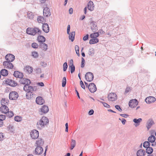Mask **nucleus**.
Segmentation results:
<instances>
[{
    "mask_svg": "<svg viewBox=\"0 0 156 156\" xmlns=\"http://www.w3.org/2000/svg\"><path fill=\"white\" fill-rule=\"evenodd\" d=\"M33 94L32 92H27L26 94V98L28 99H30L33 98Z\"/></svg>",
    "mask_w": 156,
    "mask_h": 156,
    "instance_id": "c756f323",
    "label": "nucleus"
},
{
    "mask_svg": "<svg viewBox=\"0 0 156 156\" xmlns=\"http://www.w3.org/2000/svg\"><path fill=\"white\" fill-rule=\"evenodd\" d=\"M20 82L21 84L25 85L30 84L31 83L30 80L25 78H21L20 80Z\"/></svg>",
    "mask_w": 156,
    "mask_h": 156,
    "instance_id": "2eb2a0df",
    "label": "nucleus"
},
{
    "mask_svg": "<svg viewBox=\"0 0 156 156\" xmlns=\"http://www.w3.org/2000/svg\"><path fill=\"white\" fill-rule=\"evenodd\" d=\"M24 71L26 73H30L33 70V68L29 66H26L24 68Z\"/></svg>",
    "mask_w": 156,
    "mask_h": 156,
    "instance_id": "412c9836",
    "label": "nucleus"
},
{
    "mask_svg": "<svg viewBox=\"0 0 156 156\" xmlns=\"http://www.w3.org/2000/svg\"><path fill=\"white\" fill-rule=\"evenodd\" d=\"M49 111L48 107L47 106L44 105L40 108L39 114L42 115L47 113Z\"/></svg>",
    "mask_w": 156,
    "mask_h": 156,
    "instance_id": "423d86ee",
    "label": "nucleus"
},
{
    "mask_svg": "<svg viewBox=\"0 0 156 156\" xmlns=\"http://www.w3.org/2000/svg\"><path fill=\"white\" fill-rule=\"evenodd\" d=\"M44 144V141L41 138L38 139L35 143V146L37 147H41Z\"/></svg>",
    "mask_w": 156,
    "mask_h": 156,
    "instance_id": "5701e85b",
    "label": "nucleus"
},
{
    "mask_svg": "<svg viewBox=\"0 0 156 156\" xmlns=\"http://www.w3.org/2000/svg\"><path fill=\"white\" fill-rule=\"evenodd\" d=\"M66 77H64L63 78L62 80V86L64 87L66 86Z\"/></svg>",
    "mask_w": 156,
    "mask_h": 156,
    "instance_id": "c03bdc74",
    "label": "nucleus"
},
{
    "mask_svg": "<svg viewBox=\"0 0 156 156\" xmlns=\"http://www.w3.org/2000/svg\"><path fill=\"white\" fill-rule=\"evenodd\" d=\"M9 130H12V131H14V128L13 126L10 125L9 126Z\"/></svg>",
    "mask_w": 156,
    "mask_h": 156,
    "instance_id": "13d9d810",
    "label": "nucleus"
},
{
    "mask_svg": "<svg viewBox=\"0 0 156 156\" xmlns=\"http://www.w3.org/2000/svg\"><path fill=\"white\" fill-rule=\"evenodd\" d=\"M38 85L40 86L43 87L44 86V83L42 82H40L38 83Z\"/></svg>",
    "mask_w": 156,
    "mask_h": 156,
    "instance_id": "774afa93",
    "label": "nucleus"
},
{
    "mask_svg": "<svg viewBox=\"0 0 156 156\" xmlns=\"http://www.w3.org/2000/svg\"><path fill=\"white\" fill-rule=\"evenodd\" d=\"M94 111L93 110H91L89 112L88 114H89V115H93L94 113Z\"/></svg>",
    "mask_w": 156,
    "mask_h": 156,
    "instance_id": "052dcab7",
    "label": "nucleus"
},
{
    "mask_svg": "<svg viewBox=\"0 0 156 156\" xmlns=\"http://www.w3.org/2000/svg\"><path fill=\"white\" fill-rule=\"evenodd\" d=\"M142 120V119L139 118L138 119H135L133 120V121L135 123L139 124Z\"/></svg>",
    "mask_w": 156,
    "mask_h": 156,
    "instance_id": "a18cd8bd",
    "label": "nucleus"
},
{
    "mask_svg": "<svg viewBox=\"0 0 156 156\" xmlns=\"http://www.w3.org/2000/svg\"><path fill=\"white\" fill-rule=\"evenodd\" d=\"M6 82L7 84L12 87H15L17 85V83L15 81L11 80L8 79Z\"/></svg>",
    "mask_w": 156,
    "mask_h": 156,
    "instance_id": "6ab92c4d",
    "label": "nucleus"
},
{
    "mask_svg": "<svg viewBox=\"0 0 156 156\" xmlns=\"http://www.w3.org/2000/svg\"><path fill=\"white\" fill-rule=\"evenodd\" d=\"M40 47L42 50L44 51H46L48 48V46L47 44L45 43H42L40 45Z\"/></svg>",
    "mask_w": 156,
    "mask_h": 156,
    "instance_id": "e433bc0d",
    "label": "nucleus"
},
{
    "mask_svg": "<svg viewBox=\"0 0 156 156\" xmlns=\"http://www.w3.org/2000/svg\"><path fill=\"white\" fill-rule=\"evenodd\" d=\"M76 144V141L73 139L72 140L71 143V150H72L75 147Z\"/></svg>",
    "mask_w": 156,
    "mask_h": 156,
    "instance_id": "58836bf2",
    "label": "nucleus"
},
{
    "mask_svg": "<svg viewBox=\"0 0 156 156\" xmlns=\"http://www.w3.org/2000/svg\"><path fill=\"white\" fill-rule=\"evenodd\" d=\"M79 47L78 45H76L75 46V50L76 51H79Z\"/></svg>",
    "mask_w": 156,
    "mask_h": 156,
    "instance_id": "e2e57ef3",
    "label": "nucleus"
},
{
    "mask_svg": "<svg viewBox=\"0 0 156 156\" xmlns=\"http://www.w3.org/2000/svg\"><path fill=\"white\" fill-rule=\"evenodd\" d=\"M9 101L7 98H2L1 101V103L2 105H7L8 104Z\"/></svg>",
    "mask_w": 156,
    "mask_h": 156,
    "instance_id": "bb28decb",
    "label": "nucleus"
},
{
    "mask_svg": "<svg viewBox=\"0 0 156 156\" xmlns=\"http://www.w3.org/2000/svg\"><path fill=\"white\" fill-rule=\"evenodd\" d=\"M4 138V136L2 133H0V141L2 140Z\"/></svg>",
    "mask_w": 156,
    "mask_h": 156,
    "instance_id": "6e6d98bb",
    "label": "nucleus"
},
{
    "mask_svg": "<svg viewBox=\"0 0 156 156\" xmlns=\"http://www.w3.org/2000/svg\"><path fill=\"white\" fill-rule=\"evenodd\" d=\"M43 152V149L41 147H37L35 150V154H36L39 155Z\"/></svg>",
    "mask_w": 156,
    "mask_h": 156,
    "instance_id": "dca6fc26",
    "label": "nucleus"
},
{
    "mask_svg": "<svg viewBox=\"0 0 156 156\" xmlns=\"http://www.w3.org/2000/svg\"><path fill=\"white\" fill-rule=\"evenodd\" d=\"M99 36V34L98 32L92 33L90 35V37L91 38H97Z\"/></svg>",
    "mask_w": 156,
    "mask_h": 156,
    "instance_id": "473e14b6",
    "label": "nucleus"
},
{
    "mask_svg": "<svg viewBox=\"0 0 156 156\" xmlns=\"http://www.w3.org/2000/svg\"><path fill=\"white\" fill-rule=\"evenodd\" d=\"M18 94L16 91H12L11 92L9 95V98L11 100H16L18 97Z\"/></svg>",
    "mask_w": 156,
    "mask_h": 156,
    "instance_id": "20e7f679",
    "label": "nucleus"
},
{
    "mask_svg": "<svg viewBox=\"0 0 156 156\" xmlns=\"http://www.w3.org/2000/svg\"><path fill=\"white\" fill-rule=\"evenodd\" d=\"M1 75L3 76H6L8 74V71L5 69H2L0 71Z\"/></svg>",
    "mask_w": 156,
    "mask_h": 156,
    "instance_id": "2f4dec72",
    "label": "nucleus"
},
{
    "mask_svg": "<svg viewBox=\"0 0 156 156\" xmlns=\"http://www.w3.org/2000/svg\"><path fill=\"white\" fill-rule=\"evenodd\" d=\"M153 151V149L152 147H149L147 148L146 149V152L148 154H151Z\"/></svg>",
    "mask_w": 156,
    "mask_h": 156,
    "instance_id": "4c0bfd02",
    "label": "nucleus"
},
{
    "mask_svg": "<svg viewBox=\"0 0 156 156\" xmlns=\"http://www.w3.org/2000/svg\"><path fill=\"white\" fill-rule=\"evenodd\" d=\"M88 38V35L87 34L86 36H84L83 38V40L84 41L87 40Z\"/></svg>",
    "mask_w": 156,
    "mask_h": 156,
    "instance_id": "bf43d9fd",
    "label": "nucleus"
},
{
    "mask_svg": "<svg viewBox=\"0 0 156 156\" xmlns=\"http://www.w3.org/2000/svg\"><path fill=\"white\" fill-rule=\"evenodd\" d=\"M80 84L81 86V87L83 89H85V87L84 85L83 84V81L82 80H81L80 81Z\"/></svg>",
    "mask_w": 156,
    "mask_h": 156,
    "instance_id": "864d4df0",
    "label": "nucleus"
},
{
    "mask_svg": "<svg viewBox=\"0 0 156 156\" xmlns=\"http://www.w3.org/2000/svg\"><path fill=\"white\" fill-rule=\"evenodd\" d=\"M94 5L92 1H90L87 4V7L89 10L91 11H93L94 9Z\"/></svg>",
    "mask_w": 156,
    "mask_h": 156,
    "instance_id": "f3484780",
    "label": "nucleus"
},
{
    "mask_svg": "<svg viewBox=\"0 0 156 156\" xmlns=\"http://www.w3.org/2000/svg\"><path fill=\"white\" fill-rule=\"evenodd\" d=\"M108 98L109 101H116L117 98L116 94L114 93H109L108 95Z\"/></svg>",
    "mask_w": 156,
    "mask_h": 156,
    "instance_id": "7ed1b4c3",
    "label": "nucleus"
},
{
    "mask_svg": "<svg viewBox=\"0 0 156 156\" xmlns=\"http://www.w3.org/2000/svg\"><path fill=\"white\" fill-rule=\"evenodd\" d=\"M146 154V152L144 150L140 149L136 153L137 156H144Z\"/></svg>",
    "mask_w": 156,
    "mask_h": 156,
    "instance_id": "a878e982",
    "label": "nucleus"
},
{
    "mask_svg": "<svg viewBox=\"0 0 156 156\" xmlns=\"http://www.w3.org/2000/svg\"><path fill=\"white\" fill-rule=\"evenodd\" d=\"M9 61H5L3 62V65L4 68L7 69H12L13 68V65Z\"/></svg>",
    "mask_w": 156,
    "mask_h": 156,
    "instance_id": "0eeeda50",
    "label": "nucleus"
},
{
    "mask_svg": "<svg viewBox=\"0 0 156 156\" xmlns=\"http://www.w3.org/2000/svg\"><path fill=\"white\" fill-rule=\"evenodd\" d=\"M156 139V138L154 136L151 135L148 138V140L151 143H153L154 142Z\"/></svg>",
    "mask_w": 156,
    "mask_h": 156,
    "instance_id": "c9c22d12",
    "label": "nucleus"
},
{
    "mask_svg": "<svg viewBox=\"0 0 156 156\" xmlns=\"http://www.w3.org/2000/svg\"><path fill=\"white\" fill-rule=\"evenodd\" d=\"M74 65L73 64V59H71L70 61L69 66Z\"/></svg>",
    "mask_w": 156,
    "mask_h": 156,
    "instance_id": "338daca9",
    "label": "nucleus"
},
{
    "mask_svg": "<svg viewBox=\"0 0 156 156\" xmlns=\"http://www.w3.org/2000/svg\"><path fill=\"white\" fill-rule=\"evenodd\" d=\"M32 46L34 48H37L38 47V45L36 43H33L32 44Z\"/></svg>",
    "mask_w": 156,
    "mask_h": 156,
    "instance_id": "3c124183",
    "label": "nucleus"
},
{
    "mask_svg": "<svg viewBox=\"0 0 156 156\" xmlns=\"http://www.w3.org/2000/svg\"><path fill=\"white\" fill-rule=\"evenodd\" d=\"M88 88L90 91L91 93L94 92L97 90L96 85L93 83H90L89 84Z\"/></svg>",
    "mask_w": 156,
    "mask_h": 156,
    "instance_id": "9d476101",
    "label": "nucleus"
},
{
    "mask_svg": "<svg viewBox=\"0 0 156 156\" xmlns=\"http://www.w3.org/2000/svg\"><path fill=\"white\" fill-rule=\"evenodd\" d=\"M26 32L28 34L34 36L36 34H40L41 31L39 28L37 27H29L27 29Z\"/></svg>",
    "mask_w": 156,
    "mask_h": 156,
    "instance_id": "f03ea898",
    "label": "nucleus"
},
{
    "mask_svg": "<svg viewBox=\"0 0 156 156\" xmlns=\"http://www.w3.org/2000/svg\"><path fill=\"white\" fill-rule=\"evenodd\" d=\"M36 102L37 104L42 105L44 103V100L42 97L38 96L36 98Z\"/></svg>",
    "mask_w": 156,
    "mask_h": 156,
    "instance_id": "4468645a",
    "label": "nucleus"
},
{
    "mask_svg": "<svg viewBox=\"0 0 156 156\" xmlns=\"http://www.w3.org/2000/svg\"><path fill=\"white\" fill-rule=\"evenodd\" d=\"M69 34V38L72 41H73L74 39L75 36V32L74 31L72 32L71 33L68 34Z\"/></svg>",
    "mask_w": 156,
    "mask_h": 156,
    "instance_id": "cd10ccee",
    "label": "nucleus"
},
{
    "mask_svg": "<svg viewBox=\"0 0 156 156\" xmlns=\"http://www.w3.org/2000/svg\"><path fill=\"white\" fill-rule=\"evenodd\" d=\"M14 120L17 122H21L22 120V118L20 116H16L14 117Z\"/></svg>",
    "mask_w": 156,
    "mask_h": 156,
    "instance_id": "ea45409f",
    "label": "nucleus"
},
{
    "mask_svg": "<svg viewBox=\"0 0 156 156\" xmlns=\"http://www.w3.org/2000/svg\"><path fill=\"white\" fill-rule=\"evenodd\" d=\"M8 113V116L9 118H11L14 115L13 112L12 111H9L7 112Z\"/></svg>",
    "mask_w": 156,
    "mask_h": 156,
    "instance_id": "49530a36",
    "label": "nucleus"
},
{
    "mask_svg": "<svg viewBox=\"0 0 156 156\" xmlns=\"http://www.w3.org/2000/svg\"><path fill=\"white\" fill-rule=\"evenodd\" d=\"M41 69H40L38 68L36 69V73H41Z\"/></svg>",
    "mask_w": 156,
    "mask_h": 156,
    "instance_id": "0e129e2a",
    "label": "nucleus"
},
{
    "mask_svg": "<svg viewBox=\"0 0 156 156\" xmlns=\"http://www.w3.org/2000/svg\"><path fill=\"white\" fill-rule=\"evenodd\" d=\"M9 109L6 105H2L0 108V111L2 113L6 114L9 112Z\"/></svg>",
    "mask_w": 156,
    "mask_h": 156,
    "instance_id": "a211bd4d",
    "label": "nucleus"
},
{
    "mask_svg": "<svg viewBox=\"0 0 156 156\" xmlns=\"http://www.w3.org/2000/svg\"><path fill=\"white\" fill-rule=\"evenodd\" d=\"M27 15L28 17L30 19H33L34 18V15L31 12H28Z\"/></svg>",
    "mask_w": 156,
    "mask_h": 156,
    "instance_id": "79ce46f5",
    "label": "nucleus"
},
{
    "mask_svg": "<svg viewBox=\"0 0 156 156\" xmlns=\"http://www.w3.org/2000/svg\"><path fill=\"white\" fill-rule=\"evenodd\" d=\"M13 75L16 77L20 78H22L23 76V74L22 73L18 71H16L14 72Z\"/></svg>",
    "mask_w": 156,
    "mask_h": 156,
    "instance_id": "b1692460",
    "label": "nucleus"
},
{
    "mask_svg": "<svg viewBox=\"0 0 156 156\" xmlns=\"http://www.w3.org/2000/svg\"><path fill=\"white\" fill-rule=\"evenodd\" d=\"M90 28L92 31H96L98 30V28L95 22L92 21L90 23Z\"/></svg>",
    "mask_w": 156,
    "mask_h": 156,
    "instance_id": "aec40b11",
    "label": "nucleus"
},
{
    "mask_svg": "<svg viewBox=\"0 0 156 156\" xmlns=\"http://www.w3.org/2000/svg\"><path fill=\"white\" fill-rule=\"evenodd\" d=\"M0 119L2 120V121L4 120L5 119V116L3 115H0Z\"/></svg>",
    "mask_w": 156,
    "mask_h": 156,
    "instance_id": "5fc2aeb1",
    "label": "nucleus"
},
{
    "mask_svg": "<svg viewBox=\"0 0 156 156\" xmlns=\"http://www.w3.org/2000/svg\"><path fill=\"white\" fill-rule=\"evenodd\" d=\"M37 21L39 23H43L45 22L44 18L41 16H38L37 18Z\"/></svg>",
    "mask_w": 156,
    "mask_h": 156,
    "instance_id": "72a5a7b5",
    "label": "nucleus"
},
{
    "mask_svg": "<svg viewBox=\"0 0 156 156\" xmlns=\"http://www.w3.org/2000/svg\"><path fill=\"white\" fill-rule=\"evenodd\" d=\"M85 78L87 81L88 82H91L93 80L94 75L92 73L89 72L85 74Z\"/></svg>",
    "mask_w": 156,
    "mask_h": 156,
    "instance_id": "6e6552de",
    "label": "nucleus"
},
{
    "mask_svg": "<svg viewBox=\"0 0 156 156\" xmlns=\"http://www.w3.org/2000/svg\"><path fill=\"white\" fill-rule=\"evenodd\" d=\"M138 104V101L136 99H133L130 100L129 103V106L131 108H133L135 107Z\"/></svg>",
    "mask_w": 156,
    "mask_h": 156,
    "instance_id": "1a4fd4ad",
    "label": "nucleus"
},
{
    "mask_svg": "<svg viewBox=\"0 0 156 156\" xmlns=\"http://www.w3.org/2000/svg\"><path fill=\"white\" fill-rule=\"evenodd\" d=\"M37 40L39 42H44L45 41V38L43 36L40 35L37 37Z\"/></svg>",
    "mask_w": 156,
    "mask_h": 156,
    "instance_id": "c85d7f7f",
    "label": "nucleus"
},
{
    "mask_svg": "<svg viewBox=\"0 0 156 156\" xmlns=\"http://www.w3.org/2000/svg\"><path fill=\"white\" fill-rule=\"evenodd\" d=\"M154 124V123L153 120H149L147 122V128L148 130Z\"/></svg>",
    "mask_w": 156,
    "mask_h": 156,
    "instance_id": "f704fd0d",
    "label": "nucleus"
},
{
    "mask_svg": "<svg viewBox=\"0 0 156 156\" xmlns=\"http://www.w3.org/2000/svg\"><path fill=\"white\" fill-rule=\"evenodd\" d=\"M99 42L98 38H92L89 41V44H90L98 43Z\"/></svg>",
    "mask_w": 156,
    "mask_h": 156,
    "instance_id": "7c9ffc66",
    "label": "nucleus"
},
{
    "mask_svg": "<svg viewBox=\"0 0 156 156\" xmlns=\"http://www.w3.org/2000/svg\"><path fill=\"white\" fill-rule=\"evenodd\" d=\"M156 98L152 96H149L147 97L145 99V101L147 104H151L154 102L156 101Z\"/></svg>",
    "mask_w": 156,
    "mask_h": 156,
    "instance_id": "9b49d317",
    "label": "nucleus"
},
{
    "mask_svg": "<svg viewBox=\"0 0 156 156\" xmlns=\"http://www.w3.org/2000/svg\"><path fill=\"white\" fill-rule=\"evenodd\" d=\"M5 58L7 61L12 62L14 60L15 56L13 55L9 54L5 56Z\"/></svg>",
    "mask_w": 156,
    "mask_h": 156,
    "instance_id": "ddd939ff",
    "label": "nucleus"
},
{
    "mask_svg": "<svg viewBox=\"0 0 156 156\" xmlns=\"http://www.w3.org/2000/svg\"><path fill=\"white\" fill-rule=\"evenodd\" d=\"M149 142L148 141H145L144 143L143 146V147L146 148L149 147L150 146V144Z\"/></svg>",
    "mask_w": 156,
    "mask_h": 156,
    "instance_id": "a19ab883",
    "label": "nucleus"
},
{
    "mask_svg": "<svg viewBox=\"0 0 156 156\" xmlns=\"http://www.w3.org/2000/svg\"><path fill=\"white\" fill-rule=\"evenodd\" d=\"M70 26L69 25H68L67 27V33L68 34H69V33L70 31Z\"/></svg>",
    "mask_w": 156,
    "mask_h": 156,
    "instance_id": "680f3d73",
    "label": "nucleus"
},
{
    "mask_svg": "<svg viewBox=\"0 0 156 156\" xmlns=\"http://www.w3.org/2000/svg\"><path fill=\"white\" fill-rule=\"evenodd\" d=\"M43 14L44 16L48 17L50 15V9L48 8H45L43 10Z\"/></svg>",
    "mask_w": 156,
    "mask_h": 156,
    "instance_id": "4be33fe9",
    "label": "nucleus"
},
{
    "mask_svg": "<svg viewBox=\"0 0 156 156\" xmlns=\"http://www.w3.org/2000/svg\"><path fill=\"white\" fill-rule=\"evenodd\" d=\"M49 122L48 118L45 116H43L37 122V126L38 129L44 128L48 124Z\"/></svg>",
    "mask_w": 156,
    "mask_h": 156,
    "instance_id": "f257e3e1",
    "label": "nucleus"
},
{
    "mask_svg": "<svg viewBox=\"0 0 156 156\" xmlns=\"http://www.w3.org/2000/svg\"><path fill=\"white\" fill-rule=\"evenodd\" d=\"M69 69L71 70V73H72L74 72L75 70V67L74 65L69 66Z\"/></svg>",
    "mask_w": 156,
    "mask_h": 156,
    "instance_id": "37998d69",
    "label": "nucleus"
},
{
    "mask_svg": "<svg viewBox=\"0 0 156 156\" xmlns=\"http://www.w3.org/2000/svg\"><path fill=\"white\" fill-rule=\"evenodd\" d=\"M63 70L64 71H66L67 68L68 66L66 62H65L63 64Z\"/></svg>",
    "mask_w": 156,
    "mask_h": 156,
    "instance_id": "de8ad7c7",
    "label": "nucleus"
},
{
    "mask_svg": "<svg viewBox=\"0 0 156 156\" xmlns=\"http://www.w3.org/2000/svg\"><path fill=\"white\" fill-rule=\"evenodd\" d=\"M85 62V60L84 59L82 58V61H81V67L82 68H83L84 66V63Z\"/></svg>",
    "mask_w": 156,
    "mask_h": 156,
    "instance_id": "603ef678",
    "label": "nucleus"
},
{
    "mask_svg": "<svg viewBox=\"0 0 156 156\" xmlns=\"http://www.w3.org/2000/svg\"><path fill=\"white\" fill-rule=\"evenodd\" d=\"M30 136L32 139H37L39 136V132L36 129L33 130L30 132Z\"/></svg>",
    "mask_w": 156,
    "mask_h": 156,
    "instance_id": "39448f33",
    "label": "nucleus"
},
{
    "mask_svg": "<svg viewBox=\"0 0 156 156\" xmlns=\"http://www.w3.org/2000/svg\"><path fill=\"white\" fill-rule=\"evenodd\" d=\"M115 108L119 111H122V109L120 108V106L118 105H116L115 106Z\"/></svg>",
    "mask_w": 156,
    "mask_h": 156,
    "instance_id": "4d7b16f0",
    "label": "nucleus"
},
{
    "mask_svg": "<svg viewBox=\"0 0 156 156\" xmlns=\"http://www.w3.org/2000/svg\"><path fill=\"white\" fill-rule=\"evenodd\" d=\"M32 56L34 58L37 57L38 56V53L36 51H33L32 52Z\"/></svg>",
    "mask_w": 156,
    "mask_h": 156,
    "instance_id": "8fccbe9b",
    "label": "nucleus"
},
{
    "mask_svg": "<svg viewBox=\"0 0 156 156\" xmlns=\"http://www.w3.org/2000/svg\"><path fill=\"white\" fill-rule=\"evenodd\" d=\"M29 85H25L23 87V90L27 92H32L34 90L33 87Z\"/></svg>",
    "mask_w": 156,
    "mask_h": 156,
    "instance_id": "f8f14e48",
    "label": "nucleus"
},
{
    "mask_svg": "<svg viewBox=\"0 0 156 156\" xmlns=\"http://www.w3.org/2000/svg\"><path fill=\"white\" fill-rule=\"evenodd\" d=\"M100 102L103 104L104 107L107 108H109L110 107V106L107 103L102 101H101Z\"/></svg>",
    "mask_w": 156,
    "mask_h": 156,
    "instance_id": "09e8293b",
    "label": "nucleus"
},
{
    "mask_svg": "<svg viewBox=\"0 0 156 156\" xmlns=\"http://www.w3.org/2000/svg\"><path fill=\"white\" fill-rule=\"evenodd\" d=\"M69 13L70 14H71L73 12V9L72 8H70L69 10Z\"/></svg>",
    "mask_w": 156,
    "mask_h": 156,
    "instance_id": "69168bd1",
    "label": "nucleus"
},
{
    "mask_svg": "<svg viewBox=\"0 0 156 156\" xmlns=\"http://www.w3.org/2000/svg\"><path fill=\"white\" fill-rule=\"evenodd\" d=\"M43 30L45 33H48L49 30V28L47 23H44L42 25Z\"/></svg>",
    "mask_w": 156,
    "mask_h": 156,
    "instance_id": "393cba45",
    "label": "nucleus"
}]
</instances>
